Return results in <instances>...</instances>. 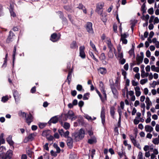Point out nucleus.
Segmentation results:
<instances>
[{
  "instance_id": "obj_1",
  "label": "nucleus",
  "mask_w": 159,
  "mask_h": 159,
  "mask_svg": "<svg viewBox=\"0 0 159 159\" xmlns=\"http://www.w3.org/2000/svg\"><path fill=\"white\" fill-rule=\"evenodd\" d=\"M84 131L81 129L78 132L75 133L74 134V137L76 141H79L82 139L84 136Z\"/></svg>"
},
{
  "instance_id": "obj_2",
  "label": "nucleus",
  "mask_w": 159,
  "mask_h": 159,
  "mask_svg": "<svg viewBox=\"0 0 159 159\" xmlns=\"http://www.w3.org/2000/svg\"><path fill=\"white\" fill-rule=\"evenodd\" d=\"M22 116L25 117L26 122L30 125V123L33 121V117L31 113H29L28 115H27L26 113L25 112L22 113Z\"/></svg>"
},
{
  "instance_id": "obj_3",
  "label": "nucleus",
  "mask_w": 159,
  "mask_h": 159,
  "mask_svg": "<svg viewBox=\"0 0 159 159\" xmlns=\"http://www.w3.org/2000/svg\"><path fill=\"white\" fill-rule=\"evenodd\" d=\"M117 55L116 56V58H119L120 59H121L123 58V52L122 51V47L119 44L117 46Z\"/></svg>"
},
{
  "instance_id": "obj_4",
  "label": "nucleus",
  "mask_w": 159,
  "mask_h": 159,
  "mask_svg": "<svg viewBox=\"0 0 159 159\" xmlns=\"http://www.w3.org/2000/svg\"><path fill=\"white\" fill-rule=\"evenodd\" d=\"M86 30L90 34H92L93 33V31L92 28V24L90 22H88L86 25Z\"/></svg>"
},
{
  "instance_id": "obj_5",
  "label": "nucleus",
  "mask_w": 159,
  "mask_h": 159,
  "mask_svg": "<svg viewBox=\"0 0 159 159\" xmlns=\"http://www.w3.org/2000/svg\"><path fill=\"white\" fill-rule=\"evenodd\" d=\"M120 40L122 41V43L126 44L127 43V40L126 39L128 37L129 35L127 33H121Z\"/></svg>"
},
{
  "instance_id": "obj_6",
  "label": "nucleus",
  "mask_w": 159,
  "mask_h": 159,
  "mask_svg": "<svg viewBox=\"0 0 159 159\" xmlns=\"http://www.w3.org/2000/svg\"><path fill=\"white\" fill-rule=\"evenodd\" d=\"M104 3L103 2H101L98 3L96 11L98 14L102 13V9L104 6Z\"/></svg>"
},
{
  "instance_id": "obj_7",
  "label": "nucleus",
  "mask_w": 159,
  "mask_h": 159,
  "mask_svg": "<svg viewBox=\"0 0 159 159\" xmlns=\"http://www.w3.org/2000/svg\"><path fill=\"white\" fill-rule=\"evenodd\" d=\"M85 47L84 46H81L80 47V56L82 58L85 57L86 55L84 52Z\"/></svg>"
},
{
  "instance_id": "obj_8",
  "label": "nucleus",
  "mask_w": 159,
  "mask_h": 159,
  "mask_svg": "<svg viewBox=\"0 0 159 159\" xmlns=\"http://www.w3.org/2000/svg\"><path fill=\"white\" fill-rule=\"evenodd\" d=\"M59 133L61 136L65 137L66 138H68V135L69 134V132L68 131H66L64 132L63 129L59 130H58Z\"/></svg>"
},
{
  "instance_id": "obj_9",
  "label": "nucleus",
  "mask_w": 159,
  "mask_h": 159,
  "mask_svg": "<svg viewBox=\"0 0 159 159\" xmlns=\"http://www.w3.org/2000/svg\"><path fill=\"white\" fill-rule=\"evenodd\" d=\"M105 108L104 107H102V108L101 117L102 120V124L104 125L105 122Z\"/></svg>"
},
{
  "instance_id": "obj_10",
  "label": "nucleus",
  "mask_w": 159,
  "mask_h": 159,
  "mask_svg": "<svg viewBox=\"0 0 159 159\" xmlns=\"http://www.w3.org/2000/svg\"><path fill=\"white\" fill-rule=\"evenodd\" d=\"M145 103L146 104V109L148 110L152 105V103L149 97H147L146 98Z\"/></svg>"
},
{
  "instance_id": "obj_11",
  "label": "nucleus",
  "mask_w": 159,
  "mask_h": 159,
  "mask_svg": "<svg viewBox=\"0 0 159 159\" xmlns=\"http://www.w3.org/2000/svg\"><path fill=\"white\" fill-rule=\"evenodd\" d=\"M101 92L102 94V96L101 95V97H100L101 98L102 101H104L106 100L107 99V96L104 90V89L103 88H102L101 89Z\"/></svg>"
},
{
  "instance_id": "obj_12",
  "label": "nucleus",
  "mask_w": 159,
  "mask_h": 159,
  "mask_svg": "<svg viewBox=\"0 0 159 159\" xmlns=\"http://www.w3.org/2000/svg\"><path fill=\"white\" fill-rule=\"evenodd\" d=\"M99 58L100 60L102 61V63L104 64H106L107 63V62L105 61L106 59V57L105 54L104 53H102L101 54Z\"/></svg>"
},
{
  "instance_id": "obj_13",
  "label": "nucleus",
  "mask_w": 159,
  "mask_h": 159,
  "mask_svg": "<svg viewBox=\"0 0 159 159\" xmlns=\"http://www.w3.org/2000/svg\"><path fill=\"white\" fill-rule=\"evenodd\" d=\"M68 117L71 119L72 120H74L75 119L76 117L74 116V114L73 111H69L68 113Z\"/></svg>"
},
{
  "instance_id": "obj_14",
  "label": "nucleus",
  "mask_w": 159,
  "mask_h": 159,
  "mask_svg": "<svg viewBox=\"0 0 159 159\" xmlns=\"http://www.w3.org/2000/svg\"><path fill=\"white\" fill-rule=\"evenodd\" d=\"M145 131L147 132L151 133L153 130V128L149 125H146L144 127Z\"/></svg>"
},
{
  "instance_id": "obj_15",
  "label": "nucleus",
  "mask_w": 159,
  "mask_h": 159,
  "mask_svg": "<svg viewBox=\"0 0 159 159\" xmlns=\"http://www.w3.org/2000/svg\"><path fill=\"white\" fill-rule=\"evenodd\" d=\"M134 90L136 96L137 97H139L141 94L140 87L139 86H136L134 87Z\"/></svg>"
},
{
  "instance_id": "obj_16",
  "label": "nucleus",
  "mask_w": 159,
  "mask_h": 159,
  "mask_svg": "<svg viewBox=\"0 0 159 159\" xmlns=\"http://www.w3.org/2000/svg\"><path fill=\"white\" fill-rule=\"evenodd\" d=\"M14 35L13 33L11 31H10L9 32V34L8 37L7 38V42L9 43L11 41H12V40L13 38V37L14 36Z\"/></svg>"
},
{
  "instance_id": "obj_17",
  "label": "nucleus",
  "mask_w": 159,
  "mask_h": 159,
  "mask_svg": "<svg viewBox=\"0 0 159 159\" xmlns=\"http://www.w3.org/2000/svg\"><path fill=\"white\" fill-rule=\"evenodd\" d=\"M67 144L68 146L70 148L73 147V140L71 138H68L67 140Z\"/></svg>"
},
{
  "instance_id": "obj_18",
  "label": "nucleus",
  "mask_w": 159,
  "mask_h": 159,
  "mask_svg": "<svg viewBox=\"0 0 159 159\" xmlns=\"http://www.w3.org/2000/svg\"><path fill=\"white\" fill-rule=\"evenodd\" d=\"M50 39L52 42H55L58 40L59 39L57 38V34L53 33L51 35Z\"/></svg>"
},
{
  "instance_id": "obj_19",
  "label": "nucleus",
  "mask_w": 159,
  "mask_h": 159,
  "mask_svg": "<svg viewBox=\"0 0 159 159\" xmlns=\"http://www.w3.org/2000/svg\"><path fill=\"white\" fill-rule=\"evenodd\" d=\"M128 89L127 87H125L124 89L122 90V94L124 97H125V93H126V96L128 97Z\"/></svg>"
},
{
  "instance_id": "obj_20",
  "label": "nucleus",
  "mask_w": 159,
  "mask_h": 159,
  "mask_svg": "<svg viewBox=\"0 0 159 159\" xmlns=\"http://www.w3.org/2000/svg\"><path fill=\"white\" fill-rule=\"evenodd\" d=\"M98 71L100 74L103 75L105 74L107 72L106 69L103 67L99 68L98 69Z\"/></svg>"
},
{
  "instance_id": "obj_21",
  "label": "nucleus",
  "mask_w": 159,
  "mask_h": 159,
  "mask_svg": "<svg viewBox=\"0 0 159 159\" xmlns=\"http://www.w3.org/2000/svg\"><path fill=\"white\" fill-rule=\"evenodd\" d=\"M12 155V152L11 150H8L5 155L6 159L7 158L10 159Z\"/></svg>"
},
{
  "instance_id": "obj_22",
  "label": "nucleus",
  "mask_w": 159,
  "mask_h": 159,
  "mask_svg": "<svg viewBox=\"0 0 159 159\" xmlns=\"http://www.w3.org/2000/svg\"><path fill=\"white\" fill-rule=\"evenodd\" d=\"M109 49V51H113L115 56L117 55V52L116 49L113 47V45L108 47Z\"/></svg>"
},
{
  "instance_id": "obj_23",
  "label": "nucleus",
  "mask_w": 159,
  "mask_h": 159,
  "mask_svg": "<svg viewBox=\"0 0 159 159\" xmlns=\"http://www.w3.org/2000/svg\"><path fill=\"white\" fill-rule=\"evenodd\" d=\"M143 59V57L141 56H139L136 57V60L137 61V64L139 65L142 62Z\"/></svg>"
},
{
  "instance_id": "obj_24",
  "label": "nucleus",
  "mask_w": 159,
  "mask_h": 159,
  "mask_svg": "<svg viewBox=\"0 0 159 159\" xmlns=\"http://www.w3.org/2000/svg\"><path fill=\"white\" fill-rule=\"evenodd\" d=\"M13 95L16 102L19 101L20 96L18 94V93L16 91H14L13 93Z\"/></svg>"
},
{
  "instance_id": "obj_25",
  "label": "nucleus",
  "mask_w": 159,
  "mask_h": 159,
  "mask_svg": "<svg viewBox=\"0 0 159 159\" xmlns=\"http://www.w3.org/2000/svg\"><path fill=\"white\" fill-rule=\"evenodd\" d=\"M97 142L96 139L95 137H93L89 139L88 140L89 143L92 144L94 143H96Z\"/></svg>"
},
{
  "instance_id": "obj_26",
  "label": "nucleus",
  "mask_w": 159,
  "mask_h": 159,
  "mask_svg": "<svg viewBox=\"0 0 159 159\" xmlns=\"http://www.w3.org/2000/svg\"><path fill=\"white\" fill-rule=\"evenodd\" d=\"M6 140L8 143L10 145H12L13 144V142L12 140V136L11 135L9 136L6 139Z\"/></svg>"
},
{
  "instance_id": "obj_27",
  "label": "nucleus",
  "mask_w": 159,
  "mask_h": 159,
  "mask_svg": "<svg viewBox=\"0 0 159 159\" xmlns=\"http://www.w3.org/2000/svg\"><path fill=\"white\" fill-rule=\"evenodd\" d=\"M77 8H78L80 9L83 10V12L85 14L87 13V11L85 9V7L84 6L81 4H80L78 7H77Z\"/></svg>"
},
{
  "instance_id": "obj_28",
  "label": "nucleus",
  "mask_w": 159,
  "mask_h": 159,
  "mask_svg": "<svg viewBox=\"0 0 159 159\" xmlns=\"http://www.w3.org/2000/svg\"><path fill=\"white\" fill-rule=\"evenodd\" d=\"M58 119L57 116H55L52 117L49 120V122L53 123H56L57 122Z\"/></svg>"
},
{
  "instance_id": "obj_29",
  "label": "nucleus",
  "mask_w": 159,
  "mask_h": 159,
  "mask_svg": "<svg viewBox=\"0 0 159 159\" xmlns=\"http://www.w3.org/2000/svg\"><path fill=\"white\" fill-rule=\"evenodd\" d=\"M101 16V18L102 20L104 22V24H106L107 19L106 17V16L104 14H103L102 13H101V14H100Z\"/></svg>"
},
{
  "instance_id": "obj_30",
  "label": "nucleus",
  "mask_w": 159,
  "mask_h": 159,
  "mask_svg": "<svg viewBox=\"0 0 159 159\" xmlns=\"http://www.w3.org/2000/svg\"><path fill=\"white\" fill-rule=\"evenodd\" d=\"M90 45L91 46L92 48L93 49V50L95 52V53L96 54H97L98 53V51L97 50L95 45L91 41H90Z\"/></svg>"
},
{
  "instance_id": "obj_31",
  "label": "nucleus",
  "mask_w": 159,
  "mask_h": 159,
  "mask_svg": "<svg viewBox=\"0 0 159 159\" xmlns=\"http://www.w3.org/2000/svg\"><path fill=\"white\" fill-rule=\"evenodd\" d=\"M152 70L157 72H159V67H156L155 65H152L151 66Z\"/></svg>"
},
{
  "instance_id": "obj_32",
  "label": "nucleus",
  "mask_w": 159,
  "mask_h": 159,
  "mask_svg": "<svg viewBox=\"0 0 159 159\" xmlns=\"http://www.w3.org/2000/svg\"><path fill=\"white\" fill-rule=\"evenodd\" d=\"M84 117L87 119L88 120L92 121L93 120H95L96 119V118L95 117H93V118H92V117L90 116H89L88 115H85L84 116Z\"/></svg>"
},
{
  "instance_id": "obj_33",
  "label": "nucleus",
  "mask_w": 159,
  "mask_h": 159,
  "mask_svg": "<svg viewBox=\"0 0 159 159\" xmlns=\"http://www.w3.org/2000/svg\"><path fill=\"white\" fill-rule=\"evenodd\" d=\"M3 137V133H2L0 135V144H4L5 143V140Z\"/></svg>"
},
{
  "instance_id": "obj_34",
  "label": "nucleus",
  "mask_w": 159,
  "mask_h": 159,
  "mask_svg": "<svg viewBox=\"0 0 159 159\" xmlns=\"http://www.w3.org/2000/svg\"><path fill=\"white\" fill-rule=\"evenodd\" d=\"M146 9L145 4L144 3L141 7V11H142L143 14L146 12Z\"/></svg>"
},
{
  "instance_id": "obj_35",
  "label": "nucleus",
  "mask_w": 159,
  "mask_h": 159,
  "mask_svg": "<svg viewBox=\"0 0 159 159\" xmlns=\"http://www.w3.org/2000/svg\"><path fill=\"white\" fill-rule=\"evenodd\" d=\"M141 18L143 20H145L146 22L148 21V20L149 18V16L148 14L146 15H143Z\"/></svg>"
},
{
  "instance_id": "obj_36",
  "label": "nucleus",
  "mask_w": 159,
  "mask_h": 159,
  "mask_svg": "<svg viewBox=\"0 0 159 159\" xmlns=\"http://www.w3.org/2000/svg\"><path fill=\"white\" fill-rule=\"evenodd\" d=\"M76 89L78 91H84V89H83L82 86L80 84H78L77 85Z\"/></svg>"
},
{
  "instance_id": "obj_37",
  "label": "nucleus",
  "mask_w": 159,
  "mask_h": 159,
  "mask_svg": "<svg viewBox=\"0 0 159 159\" xmlns=\"http://www.w3.org/2000/svg\"><path fill=\"white\" fill-rule=\"evenodd\" d=\"M89 97V93H87L84 94L83 96V99L84 100H86L88 99Z\"/></svg>"
},
{
  "instance_id": "obj_38",
  "label": "nucleus",
  "mask_w": 159,
  "mask_h": 159,
  "mask_svg": "<svg viewBox=\"0 0 159 159\" xmlns=\"http://www.w3.org/2000/svg\"><path fill=\"white\" fill-rule=\"evenodd\" d=\"M77 47V46L75 42H73L70 44V48L72 49H75Z\"/></svg>"
},
{
  "instance_id": "obj_39",
  "label": "nucleus",
  "mask_w": 159,
  "mask_h": 159,
  "mask_svg": "<svg viewBox=\"0 0 159 159\" xmlns=\"http://www.w3.org/2000/svg\"><path fill=\"white\" fill-rule=\"evenodd\" d=\"M49 132L50 131L49 130L44 131L43 132L42 135L43 136H47L48 135Z\"/></svg>"
},
{
  "instance_id": "obj_40",
  "label": "nucleus",
  "mask_w": 159,
  "mask_h": 159,
  "mask_svg": "<svg viewBox=\"0 0 159 159\" xmlns=\"http://www.w3.org/2000/svg\"><path fill=\"white\" fill-rule=\"evenodd\" d=\"M113 51H109L107 55L109 58H112L114 57V54Z\"/></svg>"
},
{
  "instance_id": "obj_41",
  "label": "nucleus",
  "mask_w": 159,
  "mask_h": 159,
  "mask_svg": "<svg viewBox=\"0 0 159 159\" xmlns=\"http://www.w3.org/2000/svg\"><path fill=\"white\" fill-rule=\"evenodd\" d=\"M106 42L108 47L113 45L111 43L110 39L109 38H107L106 41Z\"/></svg>"
},
{
  "instance_id": "obj_42",
  "label": "nucleus",
  "mask_w": 159,
  "mask_h": 159,
  "mask_svg": "<svg viewBox=\"0 0 159 159\" xmlns=\"http://www.w3.org/2000/svg\"><path fill=\"white\" fill-rule=\"evenodd\" d=\"M8 99V98L7 96H3L2 98L1 101L3 102H5Z\"/></svg>"
},
{
  "instance_id": "obj_43",
  "label": "nucleus",
  "mask_w": 159,
  "mask_h": 159,
  "mask_svg": "<svg viewBox=\"0 0 159 159\" xmlns=\"http://www.w3.org/2000/svg\"><path fill=\"white\" fill-rule=\"evenodd\" d=\"M63 127L65 129H67L70 128V124L67 122H65L64 124Z\"/></svg>"
},
{
  "instance_id": "obj_44",
  "label": "nucleus",
  "mask_w": 159,
  "mask_h": 159,
  "mask_svg": "<svg viewBox=\"0 0 159 159\" xmlns=\"http://www.w3.org/2000/svg\"><path fill=\"white\" fill-rule=\"evenodd\" d=\"M115 107H111L110 108V113L111 116H113L115 114Z\"/></svg>"
},
{
  "instance_id": "obj_45",
  "label": "nucleus",
  "mask_w": 159,
  "mask_h": 159,
  "mask_svg": "<svg viewBox=\"0 0 159 159\" xmlns=\"http://www.w3.org/2000/svg\"><path fill=\"white\" fill-rule=\"evenodd\" d=\"M152 142L155 144L157 145L159 143V140L157 138H156L153 139Z\"/></svg>"
},
{
  "instance_id": "obj_46",
  "label": "nucleus",
  "mask_w": 159,
  "mask_h": 159,
  "mask_svg": "<svg viewBox=\"0 0 159 159\" xmlns=\"http://www.w3.org/2000/svg\"><path fill=\"white\" fill-rule=\"evenodd\" d=\"M54 147L56 149V152L59 153L60 152L61 149L59 147L57 144H54Z\"/></svg>"
},
{
  "instance_id": "obj_47",
  "label": "nucleus",
  "mask_w": 159,
  "mask_h": 159,
  "mask_svg": "<svg viewBox=\"0 0 159 159\" xmlns=\"http://www.w3.org/2000/svg\"><path fill=\"white\" fill-rule=\"evenodd\" d=\"M35 135L34 134H30L28 136V139L30 140H32L34 138Z\"/></svg>"
},
{
  "instance_id": "obj_48",
  "label": "nucleus",
  "mask_w": 159,
  "mask_h": 159,
  "mask_svg": "<svg viewBox=\"0 0 159 159\" xmlns=\"http://www.w3.org/2000/svg\"><path fill=\"white\" fill-rule=\"evenodd\" d=\"M89 54L90 56L93 58V60H94L95 61H96L97 62H98V60L95 57L93 53H92L91 52H89Z\"/></svg>"
},
{
  "instance_id": "obj_49",
  "label": "nucleus",
  "mask_w": 159,
  "mask_h": 159,
  "mask_svg": "<svg viewBox=\"0 0 159 159\" xmlns=\"http://www.w3.org/2000/svg\"><path fill=\"white\" fill-rule=\"evenodd\" d=\"M148 81V80L147 79H143L141 80L140 81V83L142 84L143 85L145 83L147 82Z\"/></svg>"
},
{
  "instance_id": "obj_50",
  "label": "nucleus",
  "mask_w": 159,
  "mask_h": 159,
  "mask_svg": "<svg viewBox=\"0 0 159 159\" xmlns=\"http://www.w3.org/2000/svg\"><path fill=\"white\" fill-rule=\"evenodd\" d=\"M70 159H77L76 155L75 154H70Z\"/></svg>"
},
{
  "instance_id": "obj_51",
  "label": "nucleus",
  "mask_w": 159,
  "mask_h": 159,
  "mask_svg": "<svg viewBox=\"0 0 159 159\" xmlns=\"http://www.w3.org/2000/svg\"><path fill=\"white\" fill-rule=\"evenodd\" d=\"M139 118L137 117H136L135 118L134 120V123L135 125H137L139 124Z\"/></svg>"
},
{
  "instance_id": "obj_52",
  "label": "nucleus",
  "mask_w": 159,
  "mask_h": 159,
  "mask_svg": "<svg viewBox=\"0 0 159 159\" xmlns=\"http://www.w3.org/2000/svg\"><path fill=\"white\" fill-rule=\"evenodd\" d=\"M16 50V47H14V49L13 51V63L15 59V53Z\"/></svg>"
},
{
  "instance_id": "obj_53",
  "label": "nucleus",
  "mask_w": 159,
  "mask_h": 159,
  "mask_svg": "<svg viewBox=\"0 0 159 159\" xmlns=\"http://www.w3.org/2000/svg\"><path fill=\"white\" fill-rule=\"evenodd\" d=\"M148 13L151 15H152L154 11L153 8H151L148 10Z\"/></svg>"
},
{
  "instance_id": "obj_54",
  "label": "nucleus",
  "mask_w": 159,
  "mask_h": 159,
  "mask_svg": "<svg viewBox=\"0 0 159 159\" xmlns=\"http://www.w3.org/2000/svg\"><path fill=\"white\" fill-rule=\"evenodd\" d=\"M143 155L141 152H139L138 156V159H143Z\"/></svg>"
},
{
  "instance_id": "obj_55",
  "label": "nucleus",
  "mask_w": 159,
  "mask_h": 159,
  "mask_svg": "<svg viewBox=\"0 0 159 159\" xmlns=\"http://www.w3.org/2000/svg\"><path fill=\"white\" fill-rule=\"evenodd\" d=\"M132 142L133 143L134 146L137 147H138L139 145V144L136 141L135 139Z\"/></svg>"
},
{
  "instance_id": "obj_56",
  "label": "nucleus",
  "mask_w": 159,
  "mask_h": 159,
  "mask_svg": "<svg viewBox=\"0 0 159 159\" xmlns=\"http://www.w3.org/2000/svg\"><path fill=\"white\" fill-rule=\"evenodd\" d=\"M6 151L5 148L3 146L0 147V152H3Z\"/></svg>"
},
{
  "instance_id": "obj_57",
  "label": "nucleus",
  "mask_w": 159,
  "mask_h": 159,
  "mask_svg": "<svg viewBox=\"0 0 159 159\" xmlns=\"http://www.w3.org/2000/svg\"><path fill=\"white\" fill-rule=\"evenodd\" d=\"M11 16L13 17H15L16 16V14L13 12L12 9H11L10 10Z\"/></svg>"
},
{
  "instance_id": "obj_58",
  "label": "nucleus",
  "mask_w": 159,
  "mask_h": 159,
  "mask_svg": "<svg viewBox=\"0 0 159 159\" xmlns=\"http://www.w3.org/2000/svg\"><path fill=\"white\" fill-rule=\"evenodd\" d=\"M0 159H6V156L4 157V154L3 152L0 154Z\"/></svg>"
},
{
  "instance_id": "obj_59",
  "label": "nucleus",
  "mask_w": 159,
  "mask_h": 159,
  "mask_svg": "<svg viewBox=\"0 0 159 159\" xmlns=\"http://www.w3.org/2000/svg\"><path fill=\"white\" fill-rule=\"evenodd\" d=\"M149 146L148 145H145L143 148L144 150L146 152H147L148 150H149Z\"/></svg>"
},
{
  "instance_id": "obj_60",
  "label": "nucleus",
  "mask_w": 159,
  "mask_h": 159,
  "mask_svg": "<svg viewBox=\"0 0 159 159\" xmlns=\"http://www.w3.org/2000/svg\"><path fill=\"white\" fill-rule=\"evenodd\" d=\"M71 93L73 96H75L77 94V92L76 90H74L71 91Z\"/></svg>"
},
{
  "instance_id": "obj_61",
  "label": "nucleus",
  "mask_w": 159,
  "mask_h": 159,
  "mask_svg": "<svg viewBox=\"0 0 159 159\" xmlns=\"http://www.w3.org/2000/svg\"><path fill=\"white\" fill-rule=\"evenodd\" d=\"M48 143H46L44 146V148L46 149L47 151L49 150V148L48 147Z\"/></svg>"
},
{
  "instance_id": "obj_62",
  "label": "nucleus",
  "mask_w": 159,
  "mask_h": 159,
  "mask_svg": "<svg viewBox=\"0 0 159 159\" xmlns=\"http://www.w3.org/2000/svg\"><path fill=\"white\" fill-rule=\"evenodd\" d=\"M146 56L148 57H150L151 55V52L149 50H148L146 51Z\"/></svg>"
},
{
  "instance_id": "obj_63",
  "label": "nucleus",
  "mask_w": 159,
  "mask_h": 159,
  "mask_svg": "<svg viewBox=\"0 0 159 159\" xmlns=\"http://www.w3.org/2000/svg\"><path fill=\"white\" fill-rule=\"evenodd\" d=\"M131 82L133 86H136L138 84V83L135 82L134 80H132Z\"/></svg>"
},
{
  "instance_id": "obj_64",
  "label": "nucleus",
  "mask_w": 159,
  "mask_h": 159,
  "mask_svg": "<svg viewBox=\"0 0 159 159\" xmlns=\"http://www.w3.org/2000/svg\"><path fill=\"white\" fill-rule=\"evenodd\" d=\"M153 78V75L152 73H150L148 75V79L149 80H152Z\"/></svg>"
}]
</instances>
